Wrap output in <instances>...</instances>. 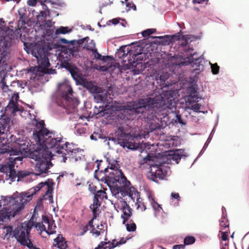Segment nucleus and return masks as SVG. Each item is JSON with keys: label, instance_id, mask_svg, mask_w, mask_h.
<instances>
[{"label": "nucleus", "instance_id": "nucleus-1", "mask_svg": "<svg viewBox=\"0 0 249 249\" xmlns=\"http://www.w3.org/2000/svg\"><path fill=\"white\" fill-rule=\"evenodd\" d=\"M174 93L173 90H167L154 97L140 99L137 102L128 105L122 113H118L115 121L122 124L125 118L134 119V115L140 114L147 122L154 120L155 118L159 121L165 118L170 112H175L174 123L185 124L178 112L176 111V103Z\"/></svg>", "mask_w": 249, "mask_h": 249}, {"label": "nucleus", "instance_id": "nucleus-2", "mask_svg": "<svg viewBox=\"0 0 249 249\" xmlns=\"http://www.w3.org/2000/svg\"><path fill=\"white\" fill-rule=\"evenodd\" d=\"M39 130L35 132V137L37 141L43 144L44 147L52 148L53 151L61 155L63 161L66 162L67 159L70 160L78 161L83 157V150L79 148H74L72 144L63 141V137H55L54 135L43 128L41 124H38Z\"/></svg>", "mask_w": 249, "mask_h": 249}, {"label": "nucleus", "instance_id": "nucleus-3", "mask_svg": "<svg viewBox=\"0 0 249 249\" xmlns=\"http://www.w3.org/2000/svg\"><path fill=\"white\" fill-rule=\"evenodd\" d=\"M53 184V182H50L49 180L48 181L41 182L30 189L28 193H22L11 199L9 204H3V201L0 200V225L2 222L10 219L11 217H14L37 192L42 191L44 193V197L47 196L49 198H52Z\"/></svg>", "mask_w": 249, "mask_h": 249}, {"label": "nucleus", "instance_id": "nucleus-4", "mask_svg": "<svg viewBox=\"0 0 249 249\" xmlns=\"http://www.w3.org/2000/svg\"><path fill=\"white\" fill-rule=\"evenodd\" d=\"M39 124H42L43 128H45L44 123L43 121L39 122L37 120H35L32 123V125L35 126L33 130V137L36 142V144L39 145V149L31 151L29 153V157L36 161L35 166V170L38 172L36 174L42 175L43 174L48 173L50 167L52 166V164L50 162V155L49 153L51 152L46 151V150L50 149L53 150V149L44 147L43 144L35 139V132L37 130H39L40 129V127L38 125Z\"/></svg>", "mask_w": 249, "mask_h": 249}, {"label": "nucleus", "instance_id": "nucleus-5", "mask_svg": "<svg viewBox=\"0 0 249 249\" xmlns=\"http://www.w3.org/2000/svg\"><path fill=\"white\" fill-rule=\"evenodd\" d=\"M125 106L124 108L120 111H117L115 112V118L113 119V122L118 127V129L115 132V137L110 138L109 140H111L116 143L119 144L120 146L124 148H127L128 149L132 150H137L140 148L143 147H146V145L149 146L147 143L141 142L140 140L143 138L142 135L140 134H131L130 133H126L124 130L123 126H121L124 123H125L126 121L130 120L125 118L124 122L122 124H119L118 122H116L115 119L117 116L118 113H122L123 110L127 107Z\"/></svg>", "mask_w": 249, "mask_h": 249}, {"label": "nucleus", "instance_id": "nucleus-6", "mask_svg": "<svg viewBox=\"0 0 249 249\" xmlns=\"http://www.w3.org/2000/svg\"><path fill=\"white\" fill-rule=\"evenodd\" d=\"M9 120L8 118L0 119V142L3 143L9 142L15 143L13 147L4 148L1 149V153H9L11 156H18L26 152V147L25 142L21 140L19 137L17 138L16 136L8 134V125Z\"/></svg>", "mask_w": 249, "mask_h": 249}, {"label": "nucleus", "instance_id": "nucleus-7", "mask_svg": "<svg viewBox=\"0 0 249 249\" xmlns=\"http://www.w3.org/2000/svg\"><path fill=\"white\" fill-rule=\"evenodd\" d=\"M111 192L112 196L116 199L115 205H120L123 214L122 217L124 223L131 216L132 210L127 203L126 196H128L129 200L135 201V198L138 196V192L133 186H128L121 188H112Z\"/></svg>", "mask_w": 249, "mask_h": 249}, {"label": "nucleus", "instance_id": "nucleus-8", "mask_svg": "<svg viewBox=\"0 0 249 249\" xmlns=\"http://www.w3.org/2000/svg\"><path fill=\"white\" fill-rule=\"evenodd\" d=\"M58 92L60 96L56 100L58 105L65 109L68 114L74 113L79 101L73 97L72 88L68 80L58 84Z\"/></svg>", "mask_w": 249, "mask_h": 249}, {"label": "nucleus", "instance_id": "nucleus-9", "mask_svg": "<svg viewBox=\"0 0 249 249\" xmlns=\"http://www.w3.org/2000/svg\"><path fill=\"white\" fill-rule=\"evenodd\" d=\"M56 226L54 221L49 219L46 216L43 215L41 222L34 223L33 219L25 221L18 225L17 228L16 233H30L32 229H36L39 233L45 231L46 233H55Z\"/></svg>", "mask_w": 249, "mask_h": 249}, {"label": "nucleus", "instance_id": "nucleus-10", "mask_svg": "<svg viewBox=\"0 0 249 249\" xmlns=\"http://www.w3.org/2000/svg\"><path fill=\"white\" fill-rule=\"evenodd\" d=\"M108 168L109 173L106 177V182H107V186L110 190L112 188H121L130 186V182L128 181L126 177L119 169V165L117 160H112L108 161Z\"/></svg>", "mask_w": 249, "mask_h": 249}, {"label": "nucleus", "instance_id": "nucleus-11", "mask_svg": "<svg viewBox=\"0 0 249 249\" xmlns=\"http://www.w3.org/2000/svg\"><path fill=\"white\" fill-rule=\"evenodd\" d=\"M3 93H6L8 96H11L8 104L5 107V111L8 114L15 115L17 113H20L23 111V108L18 104L19 96L18 92L14 89L12 84L10 86L5 84L4 82L1 85Z\"/></svg>", "mask_w": 249, "mask_h": 249}, {"label": "nucleus", "instance_id": "nucleus-12", "mask_svg": "<svg viewBox=\"0 0 249 249\" xmlns=\"http://www.w3.org/2000/svg\"><path fill=\"white\" fill-rule=\"evenodd\" d=\"M25 50L28 53H31L36 58L38 64L44 71L50 67L47 52L45 47L37 43H32Z\"/></svg>", "mask_w": 249, "mask_h": 249}, {"label": "nucleus", "instance_id": "nucleus-13", "mask_svg": "<svg viewBox=\"0 0 249 249\" xmlns=\"http://www.w3.org/2000/svg\"><path fill=\"white\" fill-rule=\"evenodd\" d=\"M84 87L91 93L97 103H110L112 102V97L110 93L105 89L94 85L91 82H85Z\"/></svg>", "mask_w": 249, "mask_h": 249}, {"label": "nucleus", "instance_id": "nucleus-14", "mask_svg": "<svg viewBox=\"0 0 249 249\" xmlns=\"http://www.w3.org/2000/svg\"><path fill=\"white\" fill-rule=\"evenodd\" d=\"M22 158L18 156L17 157H10L8 161L4 163L0 164V172L5 174V179L15 181L16 179L15 164L17 161H21Z\"/></svg>", "mask_w": 249, "mask_h": 249}, {"label": "nucleus", "instance_id": "nucleus-15", "mask_svg": "<svg viewBox=\"0 0 249 249\" xmlns=\"http://www.w3.org/2000/svg\"><path fill=\"white\" fill-rule=\"evenodd\" d=\"M168 170L167 166H165L164 164L153 165L147 175V178L155 182H158L157 179H163L167 175Z\"/></svg>", "mask_w": 249, "mask_h": 249}, {"label": "nucleus", "instance_id": "nucleus-16", "mask_svg": "<svg viewBox=\"0 0 249 249\" xmlns=\"http://www.w3.org/2000/svg\"><path fill=\"white\" fill-rule=\"evenodd\" d=\"M60 59L61 61V65L66 68L71 73L73 79L75 81H78L80 78L79 73L78 72L77 69L75 67H72L69 65V62L71 59V56L66 53H62L60 55Z\"/></svg>", "mask_w": 249, "mask_h": 249}, {"label": "nucleus", "instance_id": "nucleus-17", "mask_svg": "<svg viewBox=\"0 0 249 249\" xmlns=\"http://www.w3.org/2000/svg\"><path fill=\"white\" fill-rule=\"evenodd\" d=\"M132 236H127L125 237L121 238L119 241L114 239L112 242H110L107 239L105 238V241H102L94 249H111L116 246L124 244L127 240L131 239Z\"/></svg>", "mask_w": 249, "mask_h": 249}, {"label": "nucleus", "instance_id": "nucleus-18", "mask_svg": "<svg viewBox=\"0 0 249 249\" xmlns=\"http://www.w3.org/2000/svg\"><path fill=\"white\" fill-rule=\"evenodd\" d=\"M93 218L90 220L88 224L83 226L82 230L83 233L89 231V233H104L107 232V225L106 223H101L100 225L97 226V229H95L93 225Z\"/></svg>", "mask_w": 249, "mask_h": 249}, {"label": "nucleus", "instance_id": "nucleus-19", "mask_svg": "<svg viewBox=\"0 0 249 249\" xmlns=\"http://www.w3.org/2000/svg\"><path fill=\"white\" fill-rule=\"evenodd\" d=\"M9 42L4 37L0 38V65L6 64V57L8 54V46Z\"/></svg>", "mask_w": 249, "mask_h": 249}, {"label": "nucleus", "instance_id": "nucleus-20", "mask_svg": "<svg viewBox=\"0 0 249 249\" xmlns=\"http://www.w3.org/2000/svg\"><path fill=\"white\" fill-rule=\"evenodd\" d=\"M42 10H40L39 14L36 16V24L41 25L44 23L46 18L50 16V10L47 7V5L42 4H41Z\"/></svg>", "mask_w": 249, "mask_h": 249}, {"label": "nucleus", "instance_id": "nucleus-21", "mask_svg": "<svg viewBox=\"0 0 249 249\" xmlns=\"http://www.w3.org/2000/svg\"><path fill=\"white\" fill-rule=\"evenodd\" d=\"M29 234H13L12 237H15L18 242L21 245L26 246L29 249L33 247V243L30 239Z\"/></svg>", "mask_w": 249, "mask_h": 249}, {"label": "nucleus", "instance_id": "nucleus-22", "mask_svg": "<svg viewBox=\"0 0 249 249\" xmlns=\"http://www.w3.org/2000/svg\"><path fill=\"white\" fill-rule=\"evenodd\" d=\"M89 39V38L88 37H86L81 39L72 40L70 41V43L72 46V48H70L69 49V55H70V56L74 55L75 53L77 52L78 47L82 45L85 41H88ZM68 56H69V54H68Z\"/></svg>", "mask_w": 249, "mask_h": 249}, {"label": "nucleus", "instance_id": "nucleus-23", "mask_svg": "<svg viewBox=\"0 0 249 249\" xmlns=\"http://www.w3.org/2000/svg\"><path fill=\"white\" fill-rule=\"evenodd\" d=\"M222 215L220 221V226L221 228L223 229H226V228H228L229 224L228 222V220L227 218V213L226 210L224 207H222ZM224 229H221L219 231V233H228L229 231L228 230H226L225 231H223Z\"/></svg>", "mask_w": 249, "mask_h": 249}, {"label": "nucleus", "instance_id": "nucleus-24", "mask_svg": "<svg viewBox=\"0 0 249 249\" xmlns=\"http://www.w3.org/2000/svg\"><path fill=\"white\" fill-rule=\"evenodd\" d=\"M58 234V236L53 240V249H66L67 247V241L61 235Z\"/></svg>", "mask_w": 249, "mask_h": 249}, {"label": "nucleus", "instance_id": "nucleus-25", "mask_svg": "<svg viewBox=\"0 0 249 249\" xmlns=\"http://www.w3.org/2000/svg\"><path fill=\"white\" fill-rule=\"evenodd\" d=\"M148 199L149 201L150 202L151 205L152 206L154 211H155V216L157 217L158 215L162 211V208L160 207V205H159L155 200L154 198V196L152 194H149L148 195Z\"/></svg>", "mask_w": 249, "mask_h": 249}, {"label": "nucleus", "instance_id": "nucleus-26", "mask_svg": "<svg viewBox=\"0 0 249 249\" xmlns=\"http://www.w3.org/2000/svg\"><path fill=\"white\" fill-rule=\"evenodd\" d=\"M97 169L94 172V178L98 180L104 181L105 183L107 185V182H106V177L108 176L107 172H108V168H105L104 171H98L99 169V164L97 165Z\"/></svg>", "mask_w": 249, "mask_h": 249}, {"label": "nucleus", "instance_id": "nucleus-27", "mask_svg": "<svg viewBox=\"0 0 249 249\" xmlns=\"http://www.w3.org/2000/svg\"><path fill=\"white\" fill-rule=\"evenodd\" d=\"M100 206V203L99 202V199L94 197L93 203L90 206V208L92 210L93 213V219L97 218L98 215L97 210Z\"/></svg>", "mask_w": 249, "mask_h": 249}, {"label": "nucleus", "instance_id": "nucleus-28", "mask_svg": "<svg viewBox=\"0 0 249 249\" xmlns=\"http://www.w3.org/2000/svg\"><path fill=\"white\" fill-rule=\"evenodd\" d=\"M106 107L99 106H95L93 109V113L95 115H98L99 116H104L106 114L108 113L107 110L106 109Z\"/></svg>", "mask_w": 249, "mask_h": 249}, {"label": "nucleus", "instance_id": "nucleus-29", "mask_svg": "<svg viewBox=\"0 0 249 249\" xmlns=\"http://www.w3.org/2000/svg\"><path fill=\"white\" fill-rule=\"evenodd\" d=\"M26 85V83L21 81H13L12 82V86L13 87L14 89H15L17 91L18 90H22V89L24 88Z\"/></svg>", "mask_w": 249, "mask_h": 249}, {"label": "nucleus", "instance_id": "nucleus-30", "mask_svg": "<svg viewBox=\"0 0 249 249\" xmlns=\"http://www.w3.org/2000/svg\"><path fill=\"white\" fill-rule=\"evenodd\" d=\"M72 30L69 29L68 27L60 26L59 28L56 29L55 31V34L58 35L60 34H66L67 33H71Z\"/></svg>", "mask_w": 249, "mask_h": 249}, {"label": "nucleus", "instance_id": "nucleus-31", "mask_svg": "<svg viewBox=\"0 0 249 249\" xmlns=\"http://www.w3.org/2000/svg\"><path fill=\"white\" fill-rule=\"evenodd\" d=\"M201 105H200L199 104H198V103H196V104L192 105L191 106V107H187V108L191 109L195 112H202L204 114L207 113L208 112V111L207 110L206 111L199 110V109L201 108Z\"/></svg>", "mask_w": 249, "mask_h": 249}, {"label": "nucleus", "instance_id": "nucleus-32", "mask_svg": "<svg viewBox=\"0 0 249 249\" xmlns=\"http://www.w3.org/2000/svg\"><path fill=\"white\" fill-rule=\"evenodd\" d=\"M95 198L103 200L104 198H107L106 192L103 190L97 191L94 196Z\"/></svg>", "mask_w": 249, "mask_h": 249}, {"label": "nucleus", "instance_id": "nucleus-33", "mask_svg": "<svg viewBox=\"0 0 249 249\" xmlns=\"http://www.w3.org/2000/svg\"><path fill=\"white\" fill-rule=\"evenodd\" d=\"M92 52V54L94 56V58L96 59L101 60L102 61H105L104 56H102L98 52L96 49H89Z\"/></svg>", "mask_w": 249, "mask_h": 249}, {"label": "nucleus", "instance_id": "nucleus-34", "mask_svg": "<svg viewBox=\"0 0 249 249\" xmlns=\"http://www.w3.org/2000/svg\"><path fill=\"white\" fill-rule=\"evenodd\" d=\"M139 194H138V196L135 198L137 200V202L136 204L137 205V208L138 209H140L142 211H143L146 210V208L143 202H142L140 200Z\"/></svg>", "mask_w": 249, "mask_h": 249}, {"label": "nucleus", "instance_id": "nucleus-35", "mask_svg": "<svg viewBox=\"0 0 249 249\" xmlns=\"http://www.w3.org/2000/svg\"><path fill=\"white\" fill-rule=\"evenodd\" d=\"M30 174V172L26 171H20L18 173V174H17V173L16 172V178H17V181H19L21 178H23L26 176H28Z\"/></svg>", "mask_w": 249, "mask_h": 249}, {"label": "nucleus", "instance_id": "nucleus-36", "mask_svg": "<svg viewBox=\"0 0 249 249\" xmlns=\"http://www.w3.org/2000/svg\"><path fill=\"white\" fill-rule=\"evenodd\" d=\"M123 54H122V56H127L128 55H129L130 56H132V57H134L135 56L134 59H136V57H138L139 55V54H135L132 51L129 49V48H127L126 50H123Z\"/></svg>", "mask_w": 249, "mask_h": 249}, {"label": "nucleus", "instance_id": "nucleus-37", "mask_svg": "<svg viewBox=\"0 0 249 249\" xmlns=\"http://www.w3.org/2000/svg\"><path fill=\"white\" fill-rule=\"evenodd\" d=\"M214 128L213 129L211 133L210 134L208 139H207V141L204 144V145L203 147L202 148V150L199 153V155L201 154H203V152L206 150L207 149L209 144L211 142L212 139V133L213 131Z\"/></svg>", "mask_w": 249, "mask_h": 249}, {"label": "nucleus", "instance_id": "nucleus-38", "mask_svg": "<svg viewBox=\"0 0 249 249\" xmlns=\"http://www.w3.org/2000/svg\"><path fill=\"white\" fill-rule=\"evenodd\" d=\"M182 155L181 154L180 151H177L172 157V159L173 161H175L176 163H178L179 160L181 159Z\"/></svg>", "mask_w": 249, "mask_h": 249}, {"label": "nucleus", "instance_id": "nucleus-39", "mask_svg": "<svg viewBox=\"0 0 249 249\" xmlns=\"http://www.w3.org/2000/svg\"><path fill=\"white\" fill-rule=\"evenodd\" d=\"M195 238L192 236H187L184 239V245H189L192 244L195 242Z\"/></svg>", "mask_w": 249, "mask_h": 249}, {"label": "nucleus", "instance_id": "nucleus-40", "mask_svg": "<svg viewBox=\"0 0 249 249\" xmlns=\"http://www.w3.org/2000/svg\"><path fill=\"white\" fill-rule=\"evenodd\" d=\"M23 11L24 10L22 9L18 10V13L20 15V18L18 20V24L21 25V26L24 25L26 24L24 14H21V12Z\"/></svg>", "mask_w": 249, "mask_h": 249}, {"label": "nucleus", "instance_id": "nucleus-41", "mask_svg": "<svg viewBox=\"0 0 249 249\" xmlns=\"http://www.w3.org/2000/svg\"><path fill=\"white\" fill-rule=\"evenodd\" d=\"M228 234H221L219 237L220 240L221 241V245L227 246L228 245Z\"/></svg>", "mask_w": 249, "mask_h": 249}, {"label": "nucleus", "instance_id": "nucleus-42", "mask_svg": "<svg viewBox=\"0 0 249 249\" xmlns=\"http://www.w3.org/2000/svg\"><path fill=\"white\" fill-rule=\"evenodd\" d=\"M156 31V30L154 28L148 29L143 31L142 33V35L143 37H148L150 35L154 33Z\"/></svg>", "mask_w": 249, "mask_h": 249}, {"label": "nucleus", "instance_id": "nucleus-43", "mask_svg": "<svg viewBox=\"0 0 249 249\" xmlns=\"http://www.w3.org/2000/svg\"><path fill=\"white\" fill-rule=\"evenodd\" d=\"M75 128L76 129L75 133L77 135H80L86 133V129L81 126L76 125Z\"/></svg>", "mask_w": 249, "mask_h": 249}, {"label": "nucleus", "instance_id": "nucleus-44", "mask_svg": "<svg viewBox=\"0 0 249 249\" xmlns=\"http://www.w3.org/2000/svg\"><path fill=\"white\" fill-rule=\"evenodd\" d=\"M126 229L129 232L134 231L136 229V225L135 223L127 224L126 225Z\"/></svg>", "mask_w": 249, "mask_h": 249}, {"label": "nucleus", "instance_id": "nucleus-45", "mask_svg": "<svg viewBox=\"0 0 249 249\" xmlns=\"http://www.w3.org/2000/svg\"><path fill=\"white\" fill-rule=\"evenodd\" d=\"M212 71L213 74H216L219 72V67L217 64H211Z\"/></svg>", "mask_w": 249, "mask_h": 249}, {"label": "nucleus", "instance_id": "nucleus-46", "mask_svg": "<svg viewBox=\"0 0 249 249\" xmlns=\"http://www.w3.org/2000/svg\"><path fill=\"white\" fill-rule=\"evenodd\" d=\"M195 55V54L194 53L193 55L192 54H191V55L189 57H187V59H188V60L185 61L184 63L183 62V63H181L183 65H187L188 64H191L192 63H193L194 62V61H193V56Z\"/></svg>", "mask_w": 249, "mask_h": 249}, {"label": "nucleus", "instance_id": "nucleus-47", "mask_svg": "<svg viewBox=\"0 0 249 249\" xmlns=\"http://www.w3.org/2000/svg\"><path fill=\"white\" fill-rule=\"evenodd\" d=\"M126 6L127 7L126 11H128L130 10L131 9H133L134 10H136V6L132 3H131L129 1L125 2Z\"/></svg>", "mask_w": 249, "mask_h": 249}, {"label": "nucleus", "instance_id": "nucleus-48", "mask_svg": "<svg viewBox=\"0 0 249 249\" xmlns=\"http://www.w3.org/2000/svg\"><path fill=\"white\" fill-rule=\"evenodd\" d=\"M60 41L62 43H64V44H68V50H69V49L70 48H72V45H71L70 43V41H68L65 38H60Z\"/></svg>", "mask_w": 249, "mask_h": 249}, {"label": "nucleus", "instance_id": "nucleus-49", "mask_svg": "<svg viewBox=\"0 0 249 249\" xmlns=\"http://www.w3.org/2000/svg\"><path fill=\"white\" fill-rule=\"evenodd\" d=\"M90 139L92 140L96 141L99 138H100V134L98 133L94 132L90 136Z\"/></svg>", "mask_w": 249, "mask_h": 249}, {"label": "nucleus", "instance_id": "nucleus-50", "mask_svg": "<svg viewBox=\"0 0 249 249\" xmlns=\"http://www.w3.org/2000/svg\"><path fill=\"white\" fill-rule=\"evenodd\" d=\"M179 35H178V36L174 35V36H166V37L167 38H168V41H169L170 42L172 41V39L178 40L179 39Z\"/></svg>", "mask_w": 249, "mask_h": 249}, {"label": "nucleus", "instance_id": "nucleus-51", "mask_svg": "<svg viewBox=\"0 0 249 249\" xmlns=\"http://www.w3.org/2000/svg\"><path fill=\"white\" fill-rule=\"evenodd\" d=\"M97 69L103 72H106L109 71V68L106 66H100Z\"/></svg>", "mask_w": 249, "mask_h": 249}, {"label": "nucleus", "instance_id": "nucleus-52", "mask_svg": "<svg viewBox=\"0 0 249 249\" xmlns=\"http://www.w3.org/2000/svg\"><path fill=\"white\" fill-rule=\"evenodd\" d=\"M171 197L172 198L177 199L178 201H179L180 200V196L178 193H172L171 194Z\"/></svg>", "mask_w": 249, "mask_h": 249}, {"label": "nucleus", "instance_id": "nucleus-53", "mask_svg": "<svg viewBox=\"0 0 249 249\" xmlns=\"http://www.w3.org/2000/svg\"><path fill=\"white\" fill-rule=\"evenodd\" d=\"M45 71V72L50 74H53L56 73L55 69H49V68Z\"/></svg>", "mask_w": 249, "mask_h": 249}, {"label": "nucleus", "instance_id": "nucleus-54", "mask_svg": "<svg viewBox=\"0 0 249 249\" xmlns=\"http://www.w3.org/2000/svg\"><path fill=\"white\" fill-rule=\"evenodd\" d=\"M46 1L53 5H59V1L58 0H46L45 2Z\"/></svg>", "mask_w": 249, "mask_h": 249}, {"label": "nucleus", "instance_id": "nucleus-55", "mask_svg": "<svg viewBox=\"0 0 249 249\" xmlns=\"http://www.w3.org/2000/svg\"><path fill=\"white\" fill-rule=\"evenodd\" d=\"M185 245L183 244L176 245L173 247V249H184Z\"/></svg>", "mask_w": 249, "mask_h": 249}, {"label": "nucleus", "instance_id": "nucleus-56", "mask_svg": "<svg viewBox=\"0 0 249 249\" xmlns=\"http://www.w3.org/2000/svg\"><path fill=\"white\" fill-rule=\"evenodd\" d=\"M2 228H3L4 230L5 229L6 230L7 234L12 233L13 231H12V228L11 227H2ZM13 233H14L13 232Z\"/></svg>", "mask_w": 249, "mask_h": 249}, {"label": "nucleus", "instance_id": "nucleus-57", "mask_svg": "<svg viewBox=\"0 0 249 249\" xmlns=\"http://www.w3.org/2000/svg\"><path fill=\"white\" fill-rule=\"evenodd\" d=\"M4 82V73L0 71V84H2Z\"/></svg>", "mask_w": 249, "mask_h": 249}, {"label": "nucleus", "instance_id": "nucleus-58", "mask_svg": "<svg viewBox=\"0 0 249 249\" xmlns=\"http://www.w3.org/2000/svg\"><path fill=\"white\" fill-rule=\"evenodd\" d=\"M45 25H46L47 27H51L52 25V20H45V21H44V23Z\"/></svg>", "mask_w": 249, "mask_h": 249}, {"label": "nucleus", "instance_id": "nucleus-59", "mask_svg": "<svg viewBox=\"0 0 249 249\" xmlns=\"http://www.w3.org/2000/svg\"><path fill=\"white\" fill-rule=\"evenodd\" d=\"M204 0H193V2L194 3H200L204 1Z\"/></svg>", "mask_w": 249, "mask_h": 249}, {"label": "nucleus", "instance_id": "nucleus-60", "mask_svg": "<svg viewBox=\"0 0 249 249\" xmlns=\"http://www.w3.org/2000/svg\"><path fill=\"white\" fill-rule=\"evenodd\" d=\"M112 21H113L112 23L113 24H116L117 23L116 20L115 19H113Z\"/></svg>", "mask_w": 249, "mask_h": 249}, {"label": "nucleus", "instance_id": "nucleus-61", "mask_svg": "<svg viewBox=\"0 0 249 249\" xmlns=\"http://www.w3.org/2000/svg\"><path fill=\"white\" fill-rule=\"evenodd\" d=\"M30 249H40L38 248H36V247H35L33 245V247L32 248H30Z\"/></svg>", "mask_w": 249, "mask_h": 249}, {"label": "nucleus", "instance_id": "nucleus-62", "mask_svg": "<svg viewBox=\"0 0 249 249\" xmlns=\"http://www.w3.org/2000/svg\"><path fill=\"white\" fill-rule=\"evenodd\" d=\"M133 58H134L135 56H134ZM134 60H135V59H134ZM128 61H130V62L129 63L131 64L132 63V62H134V60L132 61L131 60L128 59Z\"/></svg>", "mask_w": 249, "mask_h": 249}, {"label": "nucleus", "instance_id": "nucleus-63", "mask_svg": "<svg viewBox=\"0 0 249 249\" xmlns=\"http://www.w3.org/2000/svg\"><path fill=\"white\" fill-rule=\"evenodd\" d=\"M1 181L2 182H4V181L3 180V179L0 178V182H1Z\"/></svg>", "mask_w": 249, "mask_h": 249}, {"label": "nucleus", "instance_id": "nucleus-64", "mask_svg": "<svg viewBox=\"0 0 249 249\" xmlns=\"http://www.w3.org/2000/svg\"><path fill=\"white\" fill-rule=\"evenodd\" d=\"M221 249H226V248H225L224 247V246H222V247H221Z\"/></svg>", "mask_w": 249, "mask_h": 249}]
</instances>
